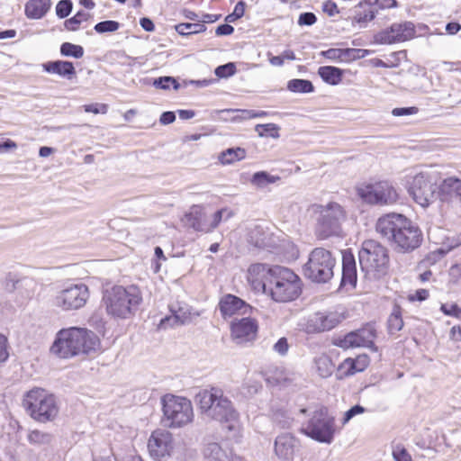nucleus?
Masks as SVG:
<instances>
[{"mask_svg": "<svg viewBox=\"0 0 461 461\" xmlns=\"http://www.w3.org/2000/svg\"><path fill=\"white\" fill-rule=\"evenodd\" d=\"M195 402L202 414L219 423L226 439L238 441L241 437L240 414L221 388L201 390L195 395Z\"/></svg>", "mask_w": 461, "mask_h": 461, "instance_id": "f257e3e1", "label": "nucleus"}, {"mask_svg": "<svg viewBox=\"0 0 461 461\" xmlns=\"http://www.w3.org/2000/svg\"><path fill=\"white\" fill-rule=\"evenodd\" d=\"M375 230L402 252L413 251L421 245L423 240L420 229L401 213L390 212L381 216L377 220Z\"/></svg>", "mask_w": 461, "mask_h": 461, "instance_id": "f03ea898", "label": "nucleus"}, {"mask_svg": "<svg viewBox=\"0 0 461 461\" xmlns=\"http://www.w3.org/2000/svg\"><path fill=\"white\" fill-rule=\"evenodd\" d=\"M101 348L99 337L86 328L70 327L60 330L50 351L61 358H68L80 353L89 354Z\"/></svg>", "mask_w": 461, "mask_h": 461, "instance_id": "7ed1b4c3", "label": "nucleus"}, {"mask_svg": "<svg viewBox=\"0 0 461 461\" xmlns=\"http://www.w3.org/2000/svg\"><path fill=\"white\" fill-rule=\"evenodd\" d=\"M141 302L142 294L136 285H114L104 293L102 299L107 314L119 319L134 315Z\"/></svg>", "mask_w": 461, "mask_h": 461, "instance_id": "20e7f679", "label": "nucleus"}, {"mask_svg": "<svg viewBox=\"0 0 461 461\" xmlns=\"http://www.w3.org/2000/svg\"><path fill=\"white\" fill-rule=\"evenodd\" d=\"M22 405L26 413L40 423L53 421L59 412L55 395L41 387H33L26 392Z\"/></svg>", "mask_w": 461, "mask_h": 461, "instance_id": "39448f33", "label": "nucleus"}, {"mask_svg": "<svg viewBox=\"0 0 461 461\" xmlns=\"http://www.w3.org/2000/svg\"><path fill=\"white\" fill-rule=\"evenodd\" d=\"M358 259L362 271L366 275L380 278L388 273L390 267L389 251L386 247L377 240H364L358 251Z\"/></svg>", "mask_w": 461, "mask_h": 461, "instance_id": "423d86ee", "label": "nucleus"}, {"mask_svg": "<svg viewBox=\"0 0 461 461\" xmlns=\"http://www.w3.org/2000/svg\"><path fill=\"white\" fill-rule=\"evenodd\" d=\"M303 283L293 270L279 266L275 271L267 294L276 303H289L296 300L302 294Z\"/></svg>", "mask_w": 461, "mask_h": 461, "instance_id": "0eeeda50", "label": "nucleus"}, {"mask_svg": "<svg viewBox=\"0 0 461 461\" xmlns=\"http://www.w3.org/2000/svg\"><path fill=\"white\" fill-rule=\"evenodd\" d=\"M162 420L171 429L185 427L194 420L193 404L189 399L172 393L161 397Z\"/></svg>", "mask_w": 461, "mask_h": 461, "instance_id": "6e6552de", "label": "nucleus"}, {"mask_svg": "<svg viewBox=\"0 0 461 461\" xmlns=\"http://www.w3.org/2000/svg\"><path fill=\"white\" fill-rule=\"evenodd\" d=\"M356 194L363 203L368 205H393L400 198L398 191L388 180L360 183L356 186Z\"/></svg>", "mask_w": 461, "mask_h": 461, "instance_id": "1a4fd4ad", "label": "nucleus"}, {"mask_svg": "<svg viewBox=\"0 0 461 461\" xmlns=\"http://www.w3.org/2000/svg\"><path fill=\"white\" fill-rule=\"evenodd\" d=\"M234 215L232 210L222 208L215 212L212 221H208L204 207L201 204H194L185 213L182 221L184 224L195 231L209 233L213 231L221 223L222 219L228 220Z\"/></svg>", "mask_w": 461, "mask_h": 461, "instance_id": "9d476101", "label": "nucleus"}, {"mask_svg": "<svg viewBox=\"0 0 461 461\" xmlns=\"http://www.w3.org/2000/svg\"><path fill=\"white\" fill-rule=\"evenodd\" d=\"M335 258L331 252L324 248H315L309 255L304 265V276L315 282H326L333 276Z\"/></svg>", "mask_w": 461, "mask_h": 461, "instance_id": "9b49d317", "label": "nucleus"}, {"mask_svg": "<svg viewBox=\"0 0 461 461\" xmlns=\"http://www.w3.org/2000/svg\"><path fill=\"white\" fill-rule=\"evenodd\" d=\"M313 209L314 212L321 214L316 230L317 237L320 240L340 235V221L345 218V211L340 204L331 202L326 206L313 205Z\"/></svg>", "mask_w": 461, "mask_h": 461, "instance_id": "f8f14e48", "label": "nucleus"}, {"mask_svg": "<svg viewBox=\"0 0 461 461\" xmlns=\"http://www.w3.org/2000/svg\"><path fill=\"white\" fill-rule=\"evenodd\" d=\"M438 174L420 172L408 182V193L420 205L426 207L434 199L438 187Z\"/></svg>", "mask_w": 461, "mask_h": 461, "instance_id": "ddd939ff", "label": "nucleus"}, {"mask_svg": "<svg viewBox=\"0 0 461 461\" xmlns=\"http://www.w3.org/2000/svg\"><path fill=\"white\" fill-rule=\"evenodd\" d=\"M302 431L317 441L330 443L336 431L335 419L329 415L327 408L321 407L313 412Z\"/></svg>", "mask_w": 461, "mask_h": 461, "instance_id": "4468645a", "label": "nucleus"}, {"mask_svg": "<svg viewBox=\"0 0 461 461\" xmlns=\"http://www.w3.org/2000/svg\"><path fill=\"white\" fill-rule=\"evenodd\" d=\"M148 451L156 461L171 456L174 450V438L170 431L165 429H156L148 439Z\"/></svg>", "mask_w": 461, "mask_h": 461, "instance_id": "2eb2a0df", "label": "nucleus"}, {"mask_svg": "<svg viewBox=\"0 0 461 461\" xmlns=\"http://www.w3.org/2000/svg\"><path fill=\"white\" fill-rule=\"evenodd\" d=\"M89 297L88 287L84 284L74 285L61 290L55 298V303L64 311L83 307Z\"/></svg>", "mask_w": 461, "mask_h": 461, "instance_id": "dca6fc26", "label": "nucleus"}, {"mask_svg": "<svg viewBox=\"0 0 461 461\" xmlns=\"http://www.w3.org/2000/svg\"><path fill=\"white\" fill-rule=\"evenodd\" d=\"M375 338L376 331L374 328L364 327L338 339L335 345L345 350L355 348H368L377 351V348L375 345Z\"/></svg>", "mask_w": 461, "mask_h": 461, "instance_id": "f3484780", "label": "nucleus"}, {"mask_svg": "<svg viewBox=\"0 0 461 461\" xmlns=\"http://www.w3.org/2000/svg\"><path fill=\"white\" fill-rule=\"evenodd\" d=\"M279 266H270L264 263L251 264L247 270V281L255 292L267 293L275 271Z\"/></svg>", "mask_w": 461, "mask_h": 461, "instance_id": "a211bd4d", "label": "nucleus"}, {"mask_svg": "<svg viewBox=\"0 0 461 461\" xmlns=\"http://www.w3.org/2000/svg\"><path fill=\"white\" fill-rule=\"evenodd\" d=\"M259 324L257 319L243 317L230 322V338L238 344L254 342L258 335Z\"/></svg>", "mask_w": 461, "mask_h": 461, "instance_id": "6ab92c4d", "label": "nucleus"}, {"mask_svg": "<svg viewBox=\"0 0 461 461\" xmlns=\"http://www.w3.org/2000/svg\"><path fill=\"white\" fill-rule=\"evenodd\" d=\"M415 34V26L411 22L394 23L380 33V39L384 43L392 44L411 40Z\"/></svg>", "mask_w": 461, "mask_h": 461, "instance_id": "aec40b11", "label": "nucleus"}, {"mask_svg": "<svg viewBox=\"0 0 461 461\" xmlns=\"http://www.w3.org/2000/svg\"><path fill=\"white\" fill-rule=\"evenodd\" d=\"M370 362V357L366 353L358 354L354 357H347L338 366L336 376L339 380H343L357 373H362L367 369Z\"/></svg>", "mask_w": 461, "mask_h": 461, "instance_id": "412c9836", "label": "nucleus"}, {"mask_svg": "<svg viewBox=\"0 0 461 461\" xmlns=\"http://www.w3.org/2000/svg\"><path fill=\"white\" fill-rule=\"evenodd\" d=\"M341 319L337 312H316L309 317L305 324L308 333H320L337 327Z\"/></svg>", "mask_w": 461, "mask_h": 461, "instance_id": "4be33fe9", "label": "nucleus"}, {"mask_svg": "<svg viewBox=\"0 0 461 461\" xmlns=\"http://www.w3.org/2000/svg\"><path fill=\"white\" fill-rule=\"evenodd\" d=\"M218 308L221 317L226 320L238 314H246L252 307L241 298L227 294L221 297Z\"/></svg>", "mask_w": 461, "mask_h": 461, "instance_id": "5701e85b", "label": "nucleus"}, {"mask_svg": "<svg viewBox=\"0 0 461 461\" xmlns=\"http://www.w3.org/2000/svg\"><path fill=\"white\" fill-rule=\"evenodd\" d=\"M275 452L280 458L287 461H294L295 456L303 461V454L297 447L295 438L290 434H283L276 438Z\"/></svg>", "mask_w": 461, "mask_h": 461, "instance_id": "b1692460", "label": "nucleus"}, {"mask_svg": "<svg viewBox=\"0 0 461 461\" xmlns=\"http://www.w3.org/2000/svg\"><path fill=\"white\" fill-rule=\"evenodd\" d=\"M357 281L355 256L351 249L342 251V278L341 285L354 288Z\"/></svg>", "mask_w": 461, "mask_h": 461, "instance_id": "393cba45", "label": "nucleus"}, {"mask_svg": "<svg viewBox=\"0 0 461 461\" xmlns=\"http://www.w3.org/2000/svg\"><path fill=\"white\" fill-rule=\"evenodd\" d=\"M438 195L442 201L457 198L461 202V179L456 176L443 179L438 186Z\"/></svg>", "mask_w": 461, "mask_h": 461, "instance_id": "a878e982", "label": "nucleus"}, {"mask_svg": "<svg viewBox=\"0 0 461 461\" xmlns=\"http://www.w3.org/2000/svg\"><path fill=\"white\" fill-rule=\"evenodd\" d=\"M377 10L373 8L368 0H362L355 6L354 14L350 18L351 23L364 27L375 18Z\"/></svg>", "mask_w": 461, "mask_h": 461, "instance_id": "bb28decb", "label": "nucleus"}, {"mask_svg": "<svg viewBox=\"0 0 461 461\" xmlns=\"http://www.w3.org/2000/svg\"><path fill=\"white\" fill-rule=\"evenodd\" d=\"M42 68L49 74L72 79L76 77V68L72 62L67 60L48 61L42 64Z\"/></svg>", "mask_w": 461, "mask_h": 461, "instance_id": "cd10ccee", "label": "nucleus"}, {"mask_svg": "<svg viewBox=\"0 0 461 461\" xmlns=\"http://www.w3.org/2000/svg\"><path fill=\"white\" fill-rule=\"evenodd\" d=\"M359 52L357 49H329L322 50L320 55L331 61L348 63L358 59Z\"/></svg>", "mask_w": 461, "mask_h": 461, "instance_id": "c85d7f7f", "label": "nucleus"}, {"mask_svg": "<svg viewBox=\"0 0 461 461\" xmlns=\"http://www.w3.org/2000/svg\"><path fill=\"white\" fill-rule=\"evenodd\" d=\"M51 7V0H29L25 4L24 13L29 19H41Z\"/></svg>", "mask_w": 461, "mask_h": 461, "instance_id": "c756f323", "label": "nucleus"}, {"mask_svg": "<svg viewBox=\"0 0 461 461\" xmlns=\"http://www.w3.org/2000/svg\"><path fill=\"white\" fill-rule=\"evenodd\" d=\"M318 75L325 83L337 86L342 81L344 70L333 66H322L318 68Z\"/></svg>", "mask_w": 461, "mask_h": 461, "instance_id": "7c9ffc66", "label": "nucleus"}, {"mask_svg": "<svg viewBox=\"0 0 461 461\" xmlns=\"http://www.w3.org/2000/svg\"><path fill=\"white\" fill-rule=\"evenodd\" d=\"M206 456L213 461H243L241 457L232 453L228 454L217 443H212L208 446L206 448Z\"/></svg>", "mask_w": 461, "mask_h": 461, "instance_id": "2f4dec72", "label": "nucleus"}, {"mask_svg": "<svg viewBox=\"0 0 461 461\" xmlns=\"http://www.w3.org/2000/svg\"><path fill=\"white\" fill-rule=\"evenodd\" d=\"M316 372L320 376L326 378L332 375L334 363L331 357L326 353H322L314 358Z\"/></svg>", "mask_w": 461, "mask_h": 461, "instance_id": "473e14b6", "label": "nucleus"}, {"mask_svg": "<svg viewBox=\"0 0 461 461\" xmlns=\"http://www.w3.org/2000/svg\"><path fill=\"white\" fill-rule=\"evenodd\" d=\"M247 152L243 148H230L220 153L218 158L222 165H230L235 162L243 160Z\"/></svg>", "mask_w": 461, "mask_h": 461, "instance_id": "72a5a7b5", "label": "nucleus"}, {"mask_svg": "<svg viewBox=\"0 0 461 461\" xmlns=\"http://www.w3.org/2000/svg\"><path fill=\"white\" fill-rule=\"evenodd\" d=\"M403 325L402 307L399 304H395L387 320L388 331L390 334H395L402 330Z\"/></svg>", "mask_w": 461, "mask_h": 461, "instance_id": "f704fd0d", "label": "nucleus"}, {"mask_svg": "<svg viewBox=\"0 0 461 461\" xmlns=\"http://www.w3.org/2000/svg\"><path fill=\"white\" fill-rule=\"evenodd\" d=\"M169 312L178 320L180 323L185 325L192 319V313L187 304L180 302H173L168 305Z\"/></svg>", "mask_w": 461, "mask_h": 461, "instance_id": "c9c22d12", "label": "nucleus"}, {"mask_svg": "<svg viewBox=\"0 0 461 461\" xmlns=\"http://www.w3.org/2000/svg\"><path fill=\"white\" fill-rule=\"evenodd\" d=\"M287 88L294 93H312L314 90V86L311 81L297 78L288 81Z\"/></svg>", "mask_w": 461, "mask_h": 461, "instance_id": "e433bc0d", "label": "nucleus"}, {"mask_svg": "<svg viewBox=\"0 0 461 461\" xmlns=\"http://www.w3.org/2000/svg\"><path fill=\"white\" fill-rule=\"evenodd\" d=\"M90 17V14L80 11L77 12L73 17L68 19L65 21V28L68 31L75 32L80 29V26L83 23H86L88 21Z\"/></svg>", "mask_w": 461, "mask_h": 461, "instance_id": "4c0bfd02", "label": "nucleus"}, {"mask_svg": "<svg viewBox=\"0 0 461 461\" xmlns=\"http://www.w3.org/2000/svg\"><path fill=\"white\" fill-rule=\"evenodd\" d=\"M176 31L181 35H191L205 32L206 26L200 23H182L176 26Z\"/></svg>", "mask_w": 461, "mask_h": 461, "instance_id": "58836bf2", "label": "nucleus"}, {"mask_svg": "<svg viewBox=\"0 0 461 461\" xmlns=\"http://www.w3.org/2000/svg\"><path fill=\"white\" fill-rule=\"evenodd\" d=\"M280 180L279 176H272L266 171H259L253 175L252 183L259 187H263L268 184H274Z\"/></svg>", "mask_w": 461, "mask_h": 461, "instance_id": "ea45409f", "label": "nucleus"}, {"mask_svg": "<svg viewBox=\"0 0 461 461\" xmlns=\"http://www.w3.org/2000/svg\"><path fill=\"white\" fill-rule=\"evenodd\" d=\"M60 54L65 57L81 59L84 56V49L80 45L64 42L60 46Z\"/></svg>", "mask_w": 461, "mask_h": 461, "instance_id": "a19ab883", "label": "nucleus"}, {"mask_svg": "<svg viewBox=\"0 0 461 461\" xmlns=\"http://www.w3.org/2000/svg\"><path fill=\"white\" fill-rule=\"evenodd\" d=\"M232 112H236L239 114L237 118L240 120H250L255 118H263L268 115V113L266 111H255V110H248V109H236L231 110Z\"/></svg>", "mask_w": 461, "mask_h": 461, "instance_id": "79ce46f5", "label": "nucleus"}, {"mask_svg": "<svg viewBox=\"0 0 461 461\" xmlns=\"http://www.w3.org/2000/svg\"><path fill=\"white\" fill-rule=\"evenodd\" d=\"M120 28V23L116 21H104L95 25V30L98 33L113 32Z\"/></svg>", "mask_w": 461, "mask_h": 461, "instance_id": "37998d69", "label": "nucleus"}, {"mask_svg": "<svg viewBox=\"0 0 461 461\" xmlns=\"http://www.w3.org/2000/svg\"><path fill=\"white\" fill-rule=\"evenodd\" d=\"M50 436L39 429L32 430L28 435V439L33 444H44L50 441Z\"/></svg>", "mask_w": 461, "mask_h": 461, "instance_id": "c03bdc74", "label": "nucleus"}, {"mask_svg": "<svg viewBox=\"0 0 461 461\" xmlns=\"http://www.w3.org/2000/svg\"><path fill=\"white\" fill-rule=\"evenodd\" d=\"M370 5L377 10V13L380 10L392 9L398 6L397 0H368Z\"/></svg>", "mask_w": 461, "mask_h": 461, "instance_id": "a18cd8bd", "label": "nucleus"}, {"mask_svg": "<svg viewBox=\"0 0 461 461\" xmlns=\"http://www.w3.org/2000/svg\"><path fill=\"white\" fill-rule=\"evenodd\" d=\"M440 311L447 316L461 319V308L456 303H442L440 306Z\"/></svg>", "mask_w": 461, "mask_h": 461, "instance_id": "49530a36", "label": "nucleus"}, {"mask_svg": "<svg viewBox=\"0 0 461 461\" xmlns=\"http://www.w3.org/2000/svg\"><path fill=\"white\" fill-rule=\"evenodd\" d=\"M183 325L178 320L175 319V316L171 313L168 316L162 318L157 326L158 330H167L175 327Z\"/></svg>", "mask_w": 461, "mask_h": 461, "instance_id": "de8ad7c7", "label": "nucleus"}, {"mask_svg": "<svg viewBox=\"0 0 461 461\" xmlns=\"http://www.w3.org/2000/svg\"><path fill=\"white\" fill-rule=\"evenodd\" d=\"M395 461H412L411 456L402 445H396L393 449Z\"/></svg>", "mask_w": 461, "mask_h": 461, "instance_id": "09e8293b", "label": "nucleus"}, {"mask_svg": "<svg viewBox=\"0 0 461 461\" xmlns=\"http://www.w3.org/2000/svg\"><path fill=\"white\" fill-rule=\"evenodd\" d=\"M429 298V291L428 289L420 288L407 295V300L410 303L424 302Z\"/></svg>", "mask_w": 461, "mask_h": 461, "instance_id": "8fccbe9b", "label": "nucleus"}, {"mask_svg": "<svg viewBox=\"0 0 461 461\" xmlns=\"http://www.w3.org/2000/svg\"><path fill=\"white\" fill-rule=\"evenodd\" d=\"M72 10L70 0H61L56 5V14L59 18L67 17Z\"/></svg>", "mask_w": 461, "mask_h": 461, "instance_id": "3c124183", "label": "nucleus"}, {"mask_svg": "<svg viewBox=\"0 0 461 461\" xmlns=\"http://www.w3.org/2000/svg\"><path fill=\"white\" fill-rule=\"evenodd\" d=\"M256 131L258 132L259 136H263L267 132L270 133L273 137L278 136V127L275 123L258 124Z\"/></svg>", "mask_w": 461, "mask_h": 461, "instance_id": "603ef678", "label": "nucleus"}, {"mask_svg": "<svg viewBox=\"0 0 461 461\" xmlns=\"http://www.w3.org/2000/svg\"><path fill=\"white\" fill-rule=\"evenodd\" d=\"M322 12L332 17L339 14L338 5L333 0H326L322 4Z\"/></svg>", "mask_w": 461, "mask_h": 461, "instance_id": "864d4df0", "label": "nucleus"}, {"mask_svg": "<svg viewBox=\"0 0 461 461\" xmlns=\"http://www.w3.org/2000/svg\"><path fill=\"white\" fill-rule=\"evenodd\" d=\"M365 408L360 405H355L344 413L342 424L348 423L353 417L365 412Z\"/></svg>", "mask_w": 461, "mask_h": 461, "instance_id": "5fc2aeb1", "label": "nucleus"}, {"mask_svg": "<svg viewBox=\"0 0 461 461\" xmlns=\"http://www.w3.org/2000/svg\"><path fill=\"white\" fill-rule=\"evenodd\" d=\"M84 110L86 113H92L95 114H105L108 111V105L105 104H90L84 105Z\"/></svg>", "mask_w": 461, "mask_h": 461, "instance_id": "6e6d98bb", "label": "nucleus"}, {"mask_svg": "<svg viewBox=\"0 0 461 461\" xmlns=\"http://www.w3.org/2000/svg\"><path fill=\"white\" fill-rule=\"evenodd\" d=\"M235 73V66L232 63L219 66L215 69V74L220 77H227L232 76Z\"/></svg>", "mask_w": 461, "mask_h": 461, "instance_id": "4d7b16f0", "label": "nucleus"}, {"mask_svg": "<svg viewBox=\"0 0 461 461\" xmlns=\"http://www.w3.org/2000/svg\"><path fill=\"white\" fill-rule=\"evenodd\" d=\"M9 357L7 337L0 333V364Z\"/></svg>", "mask_w": 461, "mask_h": 461, "instance_id": "13d9d810", "label": "nucleus"}, {"mask_svg": "<svg viewBox=\"0 0 461 461\" xmlns=\"http://www.w3.org/2000/svg\"><path fill=\"white\" fill-rule=\"evenodd\" d=\"M274 350L281 356L286 355L289 349V344L286 338H280L273 347Z\"/></svg>", "mask_w": 461, "mask_h": 461, "instance_id": "bf43d9fd", "label": "nucleus"}, {"mask_svg": "<svg viewBox=\"0 0 461 461\" xmlns=\"http://www.w3.org/2000/svg\"><path fill=\"white\" fill-rule=\"evenodd\" d=\"M419 112V108L416 106L411 107H401V108H393L392 111V114L393 116H404V115H412L416 114Z\"/></svg>", "mask_w": 461, "mask_h": 461, "instance_id": "052dcab7", "label": "nucleus"}, {"mask_svg": "<svg viewBox=\"0 0 461 461\" xmlns=\"http://www.w3.org/2000/svg\"><path fill=\"white\" fill-rule=\"evenodd\" d=\"M316 21L317 18L313 13H303L300 14L298 23L300 25H312Z\"/></svg>", "mask_w": 461, "mask_h": 461, "instance_id": "680f3d73", "label": "nucleus"}, {"mask_svg": "<svg viewBox=\"0 0 461 461\" xmlns=\"http://www.w3.org/2000/svg\"><path fill=\"white\" fill-rule=\"evenodd\" d=\"M449 339L454 343L461 341V326L455 325L449 330Z\"/></svg>", "mask_w": 461, "mask_h": 461, "instance_id": "e2e57ef3", "label": "nucleus"}, {"mask_svg": "<svg viewBox=\"0 0 461 461\" xmlns=\"http://www.w3.org/2000/svg\"><path fill=\"white\" fill-rule=\"evenodd\" d=\"M16 142L12 140L7 139L5 141H0V153L16 149Z\"/></svg>", "mask_w": 461, "mask_h": 461, "instance_id": "0e129e2a", "label": "nucleus"}, {"mask_svg": "<svg viewBox=\"0 0 461 461\" xmlns=\"http://www.w3.org/2000/svg\"><path fill=\"white\" fill-rule=\"evenodd\" d=\"M234 28L230 24H221L217 27L215 33L217 36L230 35L233 33Z\"/></svg>", "mask_w": 461, "mask_h": 461, "instance_id": "69168bd1", "label": "nucleus"}, {"mask_svg": "<svg viewBox=\"0 0 461 461\" xmlns=\"http://www.w3.org/2000/svg\"><path fill=\"white\" fill-rule=\"evenodd\" d=\"M140 24L142 27V29L146 32H153L155 30V25L153 22L147 17H143L140 20Z\"/></svg>", "mask_w": 461, "mask_h": 461, "instance_id": "338daca9", "label": "nucleus"}, {"mask_svg": "<svg viewBox=\"0 0 461 461\" xmlns=\"http://www.w3.org/2000/svg\"><path fill=\"white\" fill-rule=\"evenodd\" d=\"M246 4L243 1H239L233 10L234 16L241 18L245 14Z\"/></svg>", "mask_w": 461, "mask_h": 461, "instance_id": "774afa93", "label": "nucleus"}]
</instances>
